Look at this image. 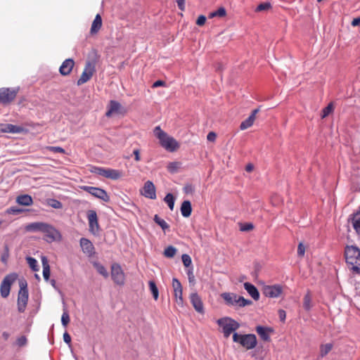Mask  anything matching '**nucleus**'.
<instances>
[{"label":"nucleus","instance_id":"f257e3e1","mask_svg":"<svg viewBox=\"0 0 360 360\" xmlns=\"http://www.w3.org/2000/svg\"><path fill=\"white\" fill-rule=\"evenodd\" d=\"M348 268L353 273L360 274V249L356 246H347L345 251Z\"/></svg>","mask_w":360,"mask_h":360},{"label":"nucleus","instance_id":"f03ea898","mask_svg":"<svg viewBox=\"0 0 360 360\" xmlns=\"http://www.w3.org/2000/svg\"><path fill=\"white\" fill-rule=\"evenodd\" d=\"M153 132L154 135L159 139L161 146L165 150L174 152L179 148V143L173 137L162 131L159 126L155 127Z\"/></svg>","mask_w":360,"mask_h":360},{"label":"nucleus","instance_id":"7ed1b4c3","mask_svg":"<svg viewBox=\"0 0 360 360\" xmlns=\"http://www.w3.org/2000/svg\"><path fill=\"white\" fill-rule=\"evenodd\" d=\"M217 323L221 328L222 333L226 338L240 328V324L230 317L221 318L217 321Z\"/></svg>","mask_w":360,"mask_h":360},{"label":"nucleus","instance_id":"20e7f679","mask_svg":"<svg viewBox=\"0 0 360 360\" xmlns=\"http://www.w3.org/2000/svg\"><path fill=\"white\" fill-rule=\"evenodd\" d=\"M234 342L239 343L247 349H252L257 345V338L254 334L240 335L237 333L233 334Z\"/></svg>","mask_w":360,"mask_h":360},{"label":"nucleus","instance_id":"39448f33","mask_svg":"<svg viewBox=\"0 0 360 360\" xmlns=\"http://www.w3.org/2000/svg\"><path fill=\"white\" fill-rule=\"evenodd\" d=\"M20 290L18 295V310L22 313L25 311L28 301V290L27 282L22 279L19 281Z\"/></svg>","mask_w":360,"mask_h":360},{"label":"nucleus","instance_id":"423d86ee","mask_svg":"<svg viewBox=\"0 0 360 360\" xmlns=\"http://www.w3.org/2000/svg\"><path fill=\"white\" fill-rule=\"evenodd\" d=\"M41 233L44 234V240L50 243L54 241H60L62 238L60 231L53 226L47 223H44Z\"/></svg>","mask_w":360,"mask_h":360},{"label":"nucleus","instance_id":"0eeeda50","mask_svg":"<svg viewBox=\"0 0 360 360\" xmlns=\"http://www.w3.org/2000/svg\"><path fill=\"white\" fill-rule=\"evenodd\" d=\"M91 172L93 173H95L96 174H98L99 176H104L105 178L110 179L112 180H117L122 176V172L117 170V169H109V168L106 169V168H103V167H96L91 169Z\"/></svg>","mask_w":360,"mask_h":360},{"label":"nucleus","instance_id":"6e6552de","mask_svg":"<svg viewBox=\"0 0 360 360\" xmlns=\"http://www.w3.org/2000/svg\"><path fill=\"white\" fill-rule=\"evenodd\" d=\"M17 277L18 275L16 274H10L4 277L0 286V292L2 297L6 298L9 295L11 286L17 279Z\"/></svg>","mask_w":360,"mask_h":360},{"label":"nucleus","instance_id":"1a4fd4ad","mask_svg":"<svg viewBox=\"0 0 360 360\" xmlns=\"http://www.w3.org/2000/svg\"><path fill=\"white\" fill-rule=\"evenodd\" d=\"M83 191L89 193L94 197L102 200L104 202L110 201V196L107 193V192L98 187L89 186H82L80 187Z\"/></svg>","mask_w":360,"mask_h":360},{"label":"nucleus","instance_id":"9d476101","mask_svg":"<svg viewBox=\"0 0 360 360\" xmlns=\"http://www.w3.org/2000/svg\"><path fill=\"white\" fill-rule=\"evenodd\" d=\"M18 89L1 88L0 103L7 105L13 101L18 94Z\"/></svg>","mask_w":360,"mask_h":360},{"label":"nucleus","instance_id":"9b49d317","mask_svg":"<svg viewBox=\"0 0 360 360\" xmlns=\"http://www.w3.org/2000/svg\"><path fill=\"white\" fill-rule=\"evenodd\" d=\"M95 72V64L92 62H87L82 73L80 78L77 80V84L80 86L88 82Z\"/></svg>","mask_w":360,"mask_h":360},{"label":"nucleus","instance_id":"f8f14e48","mask_svg":"<svg viewBox=\"0 0 360 360\" xmlns=\"http://www.w3.org/2000/svg\"><path fill=\"white\" fill-rule=\"evenodd\" d=\"M111 276L113 281L119 285H123L124 283V274L121 266L117 264H114L111 267Z\"/></svg>","mask_w":360,"mask_h":360},{"label":"nucleus","instance_id":"ddd939ff","mask_svg":"<svg viewBox=\"0 0 360 360\" xmlns=\"http://www.w3.org/2000/svg\"><path fill=\"white\" fill-rule=\"evenodd\" d=\"M283 292L282 287L279 285H266L263 289V294L268 297H278Z\"/></svg>","mask_w":360,"mask_h":360},{"label":"nucleus","instance_id":"4468645a","mask_svg":"<svg viewBox=\"0 0 360 360\" xmlns=\"http://www.w3.org/2000/svg\"><path fill=\"white\" fill-rule=\"evenodd\" d=\"M87 218L89 225V231L93 233H96L99 229L98 217L96 211L89 210L87 212Z\"/></svg>","mask_w":360,"mask_h":360},{"label":"nucleus","instance_id":"2eb2a0df","mask_svg":"<svg viewBox=\"0 0 360 360\" xmlns=\"http://www.w3.org/2000/svg\"><path fill=\"white\" fill-rule=\"evenodd\" d=\"M21 126L12 124H0V133L20 134L24 131Z\"/></svg>","mask_w":360,"mask_h":360},{"label":"nucleus","instance_id":"dca6fc26","mask_svg":"<svg viewBox=\"0 0 360 360\" xmlns=\"http://www.w3.org/2000/svg\"><path fill=\"white\" fill-rule=\"evenodd\" d=\"M142 194L148 198L150 199H155L156 198V193H155V187L152 181H147L143 186V191Z\"/></svg>","mask_w":360,"mask_h":360},{"label":"nucleus","instance_id":"f3484780","mask_svg":"<svg viewBox=\"0 0 360 360\" xmlns=\"http://www.w3.org/2000/svg\"><path fill=\"white\" fill-rule=\"evenodd\" d=\"M75 65V62L72 59L68 58L63 61L62 65L59 68L60 73L63 76H67L70 74L73 67Z\"/></svg>","mask_w":360,"mask_h":360},{"label":"nucleus","instance_id":"a211bd4d","mask_svg":"<svg viewBox=\"0 0 360 360\" xmlns=\"http://www.w3.org/2000/svg\"><path fill=\"white\" fill-rule=\"evenodd\" d=\"M259 110L258 108L252 110L251 115L241 122L240 125V129L241 130L247 129L252 126L256 119V115L258 113Z\"/></svg>","mask_w":360,"mask_h":360},{"label":"nucleus","instance_id":"6ab92c4d","mask_svg":"<svg viewBox=\"0 0 360 360\" xmlns=\"http://www.w3.org/2000/svg\"><path fill=\"white\" fill-rule=\"evenodd\" d=\"M191 302L195 309L199 313H203V304L202 300L197 293H192L190 296Z\"/></svg>","mask_w":360,"mask_h":360},{"label":"nucleus","instance_id":"aec40b11","mask_svg":"<svg viewBox=\"0 0 360 360\" xmlns=\"http://www.w3.org/2000/svg\"><path fill=\"white\" fill-rule=\"evenodd\" d=\"M80 245L82 248L83 252L85 254H87L89 255H91L94 253V245L91 243V242L84 238H82L80 239Z\"/></svg>","mask_w":360,"mask_h":360},{"label":"nucleus","instance_id":"412c9836","mask_svg":"<svg viewBox=\"0 0 360 360\" xmlns=\"http://www.w3.org/2000/svg\"><path fill=\"white\" fill-rule=\"evenodd\" d=\"M244 288L245 290L248 292V294L252 297V298L255 300H258L259 299V292L257 288L250 283H244Z\"/></svg>","mask_w":360,"mask_h":360},{"label":"nucleus","instance_id":"4be33fe9","mask_svg":"<svg viewBox=\"0 0 360 360\" xmlns=\"http://www.w3.org/2000/svg\"><path fill=\"white\" fill-rule=\"evenodd\" d=\"M102 27V18L100 15V14H97L91 24L90 33L91 34H97L98 32L100 30V29Z\"/></svg>","mask_w":360,"mask_h":360},{"label":"nucleus","instance_id":"5701e85b","mask_svg":"<svg viewBox=\"0 0 360 360\" xmlns=\"http://www.w3.org/2000/svg\"><path fill=\"white\" fill-rule=\"evenodd\" d=\"M256 331L259 337L264 341L270 340L269 332H271L272 330L269 328H266L263 326H257Z\"/></svg>","mask_w":360,"mask_h":360},{"label":"nucleus","instance_id":"b1692460","mask_svg":"<svg viewBox=\"0 0 360 360\" xmlns=\"http://www.w3.org/2000/svg\"><path fill=\"white\" fill-rule=\"evenodd\" d=\"M121 105L115 101H111L109 105V109L106 112L105 115L107 117L111 116L112 114H119L120 113Z\"/></svg>","mask_w":360,"mask_h":360},{"label":"nucleus","instance_id":"393cba45","mask_svg":"<svg viewBox=\"0 0 360 360\" xmlns=\"http://www.w3.org/2000/svg\"><path fill=\"white\" fill-rule=\"evenodd\" d=\"M221 297L226 301V302L229 305H236L237 304V298H238V295L234 293L230 292H224L221 294Z\"/></svg>","mask_w":360,"mask_h":360},{"label":"nucleus","instance_id":"a878e982","mask_svg":"<svg viewBox=\"0 0 360 360\" xmlns=\"http://www.w3.org/2000/svg\"><path fill=\"white\" fill-rule=\"evenodd\" d=\"M16 202L20 205L30 206L32 205L33 200L30 195L25 194L18 195L16 198Z\"/></svg>","mask_w":360,"mask_h":360},{"label":"nucleus","instance_id":"bb28decb","mask_svg":"<svg viewBox=\"0 0 360 360\" xmlns=\"http://www.w3.org/2000/svg\"><path fill=\"white\" fill-rule=\"evenodd\" d=\"M192 212L191 203L189 200H184L181 206V213L183 217H188Z\"/></svg>","mask_w":360,"mask_h":360},{"label":"nucleus","instance_id":"cd10ccee","mask_svg":"<svg viewBox=\"0 0 360 360\" xmlns=\"http://www.w3.org/2000/svg\"><path fill=\"white\" fill-rule=\"evenodd\" d=\"M41 262L43 266V276L45 281H48L50 277V266L48 259L46 257H42Z\"/></svg>","mask_w":360,"mask_h":360},{"label":"nucleus","instance_id":"c85d7f7f","mask_svg":"<svg viewBox=\"0 0 360 360\" xmlns=\"http://www.w3.org/2000/svg\"><path fill=\"white\" fill-rule=\"evenodd\" d=\"M43 226H44V222H34V223H31V224H28L26 226V230L27 231H33V232L40 231V232H41Z\"/></svg>","mask_w":360,"mask_h":360},{"label":"nucleus","instance_id":"c756f323","mask_svg":"<svg viewBox=\"0 0 360 360\" xmlns=\"http://www.w3.org/2000/svg\"><path fill=\"white\" fill-rule=\"evenodd\" d=\"M303 307L305 310L309 311L312 307L311 304V296L310 295V292H308L303 298Z\"/></svg>","mask_w":360,"mask_h":360},{"label":"nucleus","instance_id":"7c9ffc66","mask_svg":"<svg viewBox=\"0 0 360 360\" xmlns=\"http://www.w3.org/2000/svg\"><path fill=\"white\" fill-rule=\"evenodd\" d=\"M148 285H149L150 290L151 293L153 294V297L154 300H157L159 297V291L156 286L155 283L153 281H150L148 283Z\"/></svg>","mask_w":360,"mask_h":360},{"label":"nucleus","instance_id":"2f4dec72","mask_svg":"<svg viewBox=\"0 0 360 360\" xmlns=\"http://www.w3.org/2000/svg\"><path fill=\"white\" fill-rule=\"evenodd\" d=\"M176 251H177V250L176 248H174L172 245H169L165 249L164 255H165V257H166L167 258H172L176 255Z\"/></svg>","mask_w":360,"mask_h":360},{"label":"nucleus","instance_id":"473e14b6","mask_svg":"<svg viewBox=\"0 0 360 360\" xmlns=\"http://www.w3.org/2000/svg\"><path fill=\"white\" fill-rule=\"evenodd\" d=\"M154 221L162 228L163 231L169 229L167 223L164 219H161L158 214L154 216Z\"/></svg>","mask_w":360,"mask_h":360},{"label":"nucleus","instance_id":"72a5a7b5","mask_svg":"<svg viewBox=\"0 0 360 360\" xmlns=\"http://www.w3.org/2000/svg\"><path fill=\"white\" fill-rule=\"evenodd\" d=\"M333 348V344L327 343L326 345H321L320 347V354L321 356L327 355Z\"/></svg>","mask_w":360,"mask_h":360},{"label":"nucleus","instance_id":"f704fd0d","mask_svg":"<svg viewBox=\"0 0 360 360\" xmlns=\"http://www.w3.org/2000/svg\"><path fill=\"white\" fill-rule=\"evenodd\" d=\"M26 260L27 264H29L30 267L34 271H39V266L37 264V261L31 257H27Z\"/></svg>","mask_w":360,"mask_h":360},{"label":"nucleus","instance_id":"c9c22d12","mask_svg":"<svg viewBox=\"0 0 360 360\" xmlns=\"http://www.w3.org/2000/svg\"><path fill=\"white\" fill-rule=\"evenodd\" d=\"M165 202L168 205L169 209L173 210L174 207V198L172 194L167 193L164 199Z\"/></svg>","mask_w":360,"mask_h":360},{"label":"nucleus","instance_id":"e433bc0d","mask_svg":"<svg viewBox=\"0 0 360 360\" xmlns=\"http://www.w3.org/2000/svg\"><path fill=\"white\" fill-rule=\"evenodd\" d=\"M226 10L224 7H220L217 11L212 12L209 15L210 18H212L214 17H224L226 15Z\"/></svg>","mask_w":360,"mask_h":360},{"label":"nucleus","instance_id":"4c0bfd02","mask_svg":"<svg viewBox=\"0 0 360 360\" xmlns=\"http://www.w3.org/2000/svg\"><path fill=\"white\" fill-rule=\"evenodd\" d=\"M237 300L238 301L236 305H238L240 307L251 305L252 304V302L251 300L245 299L242 296H238V298H237Z\"/></svg>","mask_w":360,"mask_h":360},{"label":"nucleus","instance_id":"58836bf2","mask_svg":"<svg viewBox=\"0 0 360 360\" xmlns=\"http://www.w3.org/2000/svg\"><path fill=\"white\" fill-rule=\"evenodd\" d=\"M94 266L96 269L97 271L105 278L108 276V273L106 269L102 264L99 263H94Z\"/></svg>","mask_w":360,"mask_h":360},{"label":"nucleus","instance_id":"ea45409f","mask_svg":"<svg viewBox=\"0 0 360 360\" xmlns=\"http://www.w3.org/2000/svg\"><path fill=\"white\" fill-rule=\"evenodd\" d=\"M70 322V316L66 309H63V313L61 316V323L64 327H66Z\"/></svg>","mask_w":360,"mask_h":360},{"label":"nucleus","instance_id":"a19ab883","mask_svg":"<svg viewBox=\"0 0 360 360\" xmlns=\"http://www.w3.org/2000/svg\"><path fill=\"white\" fill-rule=\"evenodd\" d=\"M48 205L55 209H61L63 207V204L56 199L48 200Z\"/></svg>","mask_w":360,"mask_h":360},{"label":"nucleus","instance_id":"79ce46f5","mask_svg":"<svg viewBox=\"0 0 360 360\" xmlns=\"http://www.w3.org/2000/svg\"><path fill=\"white\" fill-rule=\"evenodd\" d=\"M333 103H329L325 108L322 110L321 117L323 119L326 117L330 113H331L333 110Z\"/></svg>","mask_w":360,"mask_h":360},{"label":"nucleus","instance_id":"37998d69","mask_svg":"<svg viewBox=\"0 0 360 360\" xmlns=\"http://www.w3.org/2000/svg\"><path fill=\"white\" fill-rule=\"evenodd\" d=\"M181 259L184 265L186 267H190L192 265V260L191 257L187 254H184L181 256Z\"/></svg>","mask_w":360,"mask_h":360},{"label":"nucleus","instance_id":"c03bdc74","mask_svg":"<svg viewBox=\"0 0 360 360\" xmlns=\"http://www.w3.org/2000/svg\"><path fill=\"white\" fill-rule=\"evenodd\" d=\"M27 340L25 335H21L16 339L15 344L19 347H24L27 345Z\"/></svg>","mask_w":360,"mask_h":360},{"label":"nucleus","instance_id":"a18cd8bd","mask_svg":"<svg viewBox=\"0 0 360 360\" xmlns=\"http://www.w3.org/2000/svg\"><path fill=\"white\" fill-rule=\"evenodd\" d=\"M271 8V4L269 2L262 3L260 4L257 8L255 9V11L257 12H261L264 11H267Z\"/></svg>","mask_w":360,"mask_h":360},{"label":"nucleus","instance_id":"49530a36","mask_svg":"<svg viewBox=\"0 0 360 360\" xmlns=\"http://www.w3.org/2000/svg\"><path fill=\"white\" fill-rule=\"evenodd\" d=\"M174 297L176 298V301L177 304L179 305L182 304H183L182 288L179 290L174 291Z\"/></svg>","mask_w":360,"mask_h":360},{"label":"nucleus","instance_id":"de8ad7c7","mask_svg":"<svg viewBox=\"0 0 360 360\" xmlns=\"http://www.w3.org/2000/svg\"><path fill=\"white\" fill-rule=\"evenodd\" d=\"M254 226L251 223L240 224V230L241 231H249L252 230Z\"/></svg>","mask_w":360,"mask_h":360},{"label":"nucleus","instance_id":"09e8293b","mask_svg":"<svg viewBox=\"0 0 360 360\" xmlns=\"http://www.w3.org/2000/svg\"><path fill=\"white\" fill-rule=\"evenodd\" d=\"M47 150L53 153H65V150L59 146H49L47 147Z\"/></svg>","mask_w":360,"mask_h":360},{"label":"nucleus","instance_id":"8fccbe9b","mask_svg":"<svg viewBox=\"0 0 360 360\" xmlns=\"http://www.w3.org/2000/svg\"><path fill=\"white\" fill-rule=\"evenodd\" d=\"M172 287L174 291L179 290L182 288L181 283L179 281L177 278H175L172 279Z\"/></svg>","mask_w":360,"mask_h":360},{"label":"nucleus","instance_id":"3c124183","mask_svg":"<svg viewBox=\"0 0 360 360\" xmlns=\"http://www.w3.org/2000/svg\"><path fill=\"white\" fill-rule=\"evenodd\" d=\"M23 210L20 208L16 207H11L7 210V213L11 214H18L22 212Z\"/></svg>","mask_w":360,"mask_h":360},{"label":"nucleus","instance_id":"603ef678","mask_svg":"<svg viewBox=\"0 0 360 360\" xmlns=\"http://www.w3.org/2000/svg\"><path fill=\"white\" fill-rule=\"evenodd\" d=\"M305 247L302 243H300L297 247V255L300 257H302L304 255Z\"/></svg>","mask_w":360,"mask_h":360},{"label":"nucleus","instance_id":"864d4df0","mask_svg":"<svg viewBox=\"0 0 360 360\" xmlns=\"http://www.w3.org/2000/svg\"><path fill=\"white\" fill-rule=\"evenodd\" d=\"M205 21H206V18H205V15H200V16L198 18V19H197V20H196V24H197L198 25H199V26H202V25H205Z\"/></svg>","mask_w":360,"mask_h":360},{"label":"nucleus","instance_id":"5fc2aeb1","mask_svg":"<svg viewBox=\"0 0 360 360\" xmlns=\"http://www.w3.org/2000/svg\"><path fill=\"white\" fill-rule=\"evenodd\" d=\"M184 191L186 194L193 193L194 188L191 184H187L184 187Z\"/></svg>","mask_w":360,"mask_h":360},{"label":"nucleus","instance_id":"6e6d98bb","mask_svg":"<svg viewBox=\"0 0 360 360\" xmlns=\"http://www.w3.org/2000/svg\"><path fill=\"white\" fill-rule=\"evenodd\" d=\"M216 137H217V134L213 131H210L208 133V134L207 136V139L209 141L214 142L216 140Z\"/></svg>","mask_w":360,"mask_h":360},{"label":"nucleus","instance_id":"4d7b16f0","mask_svg":"<svg viewBox=\"0 0 360 360\" xmlns=\"http://www.w3.org/2000/svg\"><path fill=\"white\" fill-rule=\"evenodd\" d=\"M187 274H188L189 282L190 283L193 282L194 281V275H193V267L192 266H191V269H189L188 270Z\"/></svg>","mask_w":360,"mask_h":360},{"label":"nucleus","instance_id":"13d9d810","mask_svg":"<svg viewBox=\"0 0 360 360\" xmlns=\"http://www.w3.org/2000/svg\"><path fill=\"white\" fill-rule=\"evenodd\" d=\"M279 319L281 321H284L286 317V313L283 309L278 310Z\"/></svg>","mask_w":360,"mask_h":360},{"label":"nucleus","instance_id":"bf43d9fd","mask_svg":"<svg viewBox=\"0 0 360 360\" xmlns=\"http://www.w3.org/2000/svg\"><path fill=\"white\" fill-rule=\"evenodd\" d=\"M63 340L67 344H70L71 342V337L67 332L63 334Z\"/></svg>","mask_w":360,"mask_h":360},{"label":"nucleus","instance_id":"052dcab7","mask_svg":"<svg viewBox=\"0 0 360 360\" xmlns=\"http://www.w3.org/2000/svg\"><path fill=\"white\" fill-rule=\"evenodd\" d=\"M177 167V163L176 162H171L168 165V169L171 172H174L176 168Z\"/></svg>","mask_w":360,"mask_h":360},{"label":"nucleus","instance_id":"680f3d73","mask_svg":"<svg viewBox=\"0 0 360 360\" xmlns=\"http://www.w3.org/2000/svg\"><path fill=\"white\" fill-rule=\"evenodd\" d=\"M165 84V82H163L162 80H158V81H156L155 82L153 83V88H156V87H158V86H164Z\"/></svg>","mask_w":360,"mask_h":360},{"label":"nucleus","instance_id":"e2e57ef3","mask_svg":"<svg viewBox=\"0 0 360 360\" xmlns=\"http://www.w3.org/2000/svg\"><path fill=\"white\" fill-rule=\"evenodd\" d=\"M176 2H177L179 9L181 11H184V6H184L185 0H176Z\"/></svg>","mask_w":360,"mask_h":360},{"label":"nucleus","instance_id":"0e129e2a","mask_svg":"<svg viewBox=\"0 0 360 360\" xmlns=\"http://www.w3.org/2000/svg\"><path fill=\"white\" fill-rule=\"evenodd\" d=\"M360 24V18H354L351 22V25L353 26V27H356V26H358Z\"/></svg>","mask_w":360,"mask_h":360},{"label":"nucleus","instance_id":"69168bd1","mask_svg":"<svg viewBox=\"0 0 360 360\" xmlns=\"http://www.w3.org/2000/svg\"><path fill=\"white\" fill-rule=\"evenodd\" d=\"M133 153H134V155L135 156V160L136 161H139L141 160L139 150V149H135L134 150Z\"/></svg>","mask_w":360,"mask_h":360},{"label":"nucleus","instance_id":"338daca9","mask_svg":"<svg viewBox=\"0 0 360 360\" xmlns=\"http://www.w3.org/2000/svg\"><path fill=\"white\" fill-rule=\"evenodd\" d=\"M1 338L4 341H7L10 338V333L7 331H4L1 334Z\"/></svg>","mask_w":360,"mask_h":360},{"label":"nucleus","instance_id":"774afa93","mask_svg":"<svg viewBox=\"0 0 360 360\" xmlns=\"http://www.w3.org/2000/svg\"><path fill=\"white\" fill-rule=\"evenodd\" d=\"M254 169V166L252 164H248V165H246L245 167V170L248 172H251Z\"/></svg>","mask_w":360,"mask_h":360}]
</instances>
